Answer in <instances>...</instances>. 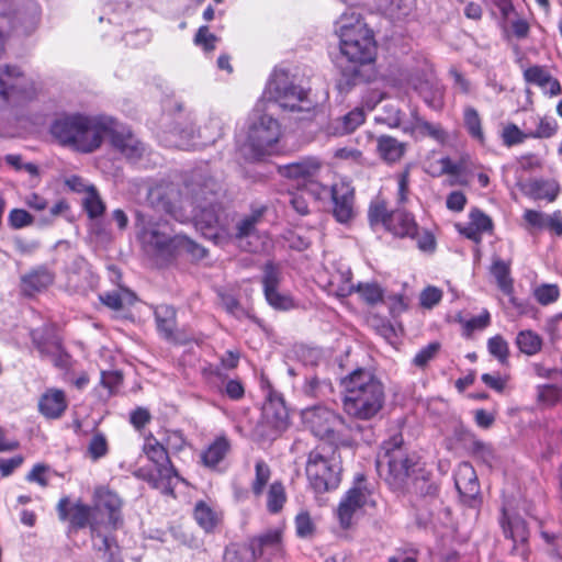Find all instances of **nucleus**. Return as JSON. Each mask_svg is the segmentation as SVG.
<instances>
[{"mask_svg":"<svg viewBox=\"0 0 562 562\" xmlns=\"http://www.w3.org/2000/svg\"><path fill=\"white\" fill-rule=\"evenodd\" d=\"M217 296L220 299V303L222 307L229 315L240 319L243 317L248 316L246 310L241 306L239 300L232 293H228L223 290L217 291Z\"/></svg>","mask_w":562,"mask_h":562,"instance_id":"nucleus-55","label":"nucleus"},{"mask_svg":"<svg viewBox=\"0 0 562 562\" xmlns=\"http://www.w3.org/2000/svg\"><path fill=\"white\" fill-rule=\"evenodd\" d=\"M8 222L11 228L21 229L32 225L34 217L24 209H13L9 213Z\"/></svg>","mask_w":562,"mask_h":562,"instance_id":"nucleus-64","label":"nucleus"},{"mask_svg":"<svg viewBox=\"0 0 562 562\" xmlns=\"http://www.w3.org/2000/svg\"><path fill=\"white\" fill-rule=\"evenodd\" d=\"M281 137V125L271 115L262 114L254 121L240 150L245 158L259 160L270 155Z\"/></svg>","mask_w":562,"mask_h":562,"instance_id":"nucleus-9","label":"nucleus"},{"mask_svg":"<svg viewBox=\"0 0 562 562\" xmlns=\"http://www.w3.org/2000/svg\"><path fill=\"white\" fill-rule=\"evenodd\" d=\"M181 195L179 184L171 181H160L149 189L147 199L154 209L177 217L181 209Z\"/></svg>","mask_w":562,"mask_h":562,"instance_id":"nucleus-18","label":"nucleus"},{"mask_svg":"<svg viewBox=\"0 0 562 562\" xmlns=\"http://www.w3.org/2000/svg\"><path fill=\"white\" fill-rule=\"evenodd\" d=\"M109 453V443L104 434L97 431L92 435L88 448L87 454L92 461H98L104 458Z\"/></svg>","mask_w":562,"mask_h":562,"instance_id":"nucleus-56","label":"nucleus"},{"mask_svg":"<svg viewBox=\"0 0 562 562\" xmlns=\"http://www.w3.org/2000/svg\"><path fill=\"white\" fill-rule=\"evenodd\" d=\"M458 232L475 244H481L483 234H492L494 224L486 213L479 207H472L469 212V222L465 225H457Z\"/></svg>","mask_w":562,"mask_h":562,"instance_id":"nucleus-24","label":"nucleus"},{"mask_svg":"<svg viewBox=\"0 0 562 562\" xmlns=\"http://www.w3.org/2000/svg\"><path fill=\"white\" fill-rule=\"evenodd\" d=\"M413 130L418 134V136L429 137L441 145L446 144L449 137L447 131L441 124H434L422 119L415 122Z\"/></svg>","mask_w":562,"mask_h":562,"instance_id":"nucleus-43","label":"nucleus"},{"mask_svg":"<svg viewBox=\"0 0 562 562\" xmlns=\"http://www.w3.org/2000/svg\"><path fill=\"white\" fill-rule=\"evenodd\" d=\"M123 374L121 371H102L100 384L109 391V395H115L123 384Z\"/></svg>","mask_w":562,"mask_h":562,"instance_id":"nucleus-61","label":"nucleus"},{"mask_svg":"<svg viewBox=\"0 0 562 562\" xmlns=\"http://www.w3.org/2000/svg\"><path fill=\"white\" fill-rule=\"evenodd\" d=\"M196 225L203 231L205 236L215 238L218 236L216 229L220 227V217L214 206L203 209L199 215H196Z\"/></svg>","mask_w":562,"mask_h":562,"instance_id":"nucleus-46","label":"nucleus"},{"mask_svg":"<svg viewBox=\"0 0 562 562\" xmlns=\"http://www.w3.org/2000/svg\"><path fill=\"white\" fill-rule=\"evenodd\" d=\"M524 130H521L515 123H506L503 125L501 132V139L504 146L510 148L513 146L522 144L526 139H530L529 130L526 127V123H524Z\"/></svg>","mask_w":562,"mask_h":562,"instance_id":"nucleus-45","label":"nucleus"},{"mask_svg":"<svg viewBox=\"0 0 562 562\" xmlns=\"http://www.w3.org/2000/svg\"><path fill=\"white\" fill-rule=\"evenodd\" d=\"M442 291L434 285L426 286L419 295V304L426 310H431L442 300Z\"/></svg>","mask_w":562,"mask_h":562,"instance_id":"nucleus-62","label":"nucleus"},{"mask_svg":"<svg viewBox=\"0 0 562 562\" xmlns=\"http://www.w3.org/2000/svg\"><path fill=\"white\" fill-rule=\"evenodd\" d=\"M463 124L469 136L480 145L486 144V136L483 128V121L479 111L468 105L463 110Z\"/></svg>","mask_w":562,"mask_h":562,"instance_id":"nucleus-35","label":"nucleus"},{"mask_svg":"<svg viewBox=\"0 0 562 562\" xmlns=\"http://www.w3.org/2000/svg\"><path fill=\"white\" fill-rule=\"evenodd\" d=\"M562 400V387L557 384L537 386V402L547 407L555 406Z\"/></svg>","mask_w":562,"mask_h":562,"instance_id":"nucleus-51","label":"nucleus"},{"mask_svg":"<svg viewBox=\"0 0 562 562\" xmlns=\"http://www.w3.org/2000/svg\"><path fill=\"white\" fill-rule=\"evenodd\" d=\"M338 448L317 445L307 453L305 475L315 494L335 491L340 485L344 468Z\"/></svg>","mask_w":562,"mask_h":562,"instance_id":"nucleus-6","label":"nucleus"},{"mask_svg":"<svg viewBox=\"0 0 562 562\" xmlns=\"http://www.w3.org/2000/svg\"><path fill=\"white\" fill-rule=\"evenodd\" d=\"M383 465H386L384 481L389 487L394 492H405L416 462L404 448L402 434H395L383 442L376 460L379 471H382Z\"/></svg>","mask_w":562,"mask_h":562,"instance_id":"nucleus-7","label":"nucleus"},{"mask_svg":"<svg viewBox=\"0 0 562 562\" xmlns=\"http://www.w3.org/2000/svg\"><path fill=\"white\" fill-rule=\"evenodd\" d=\"M366 121V113L360 108H355L353 110L349 111L347 114H345L340 122V131L344 134H350L355 132L361 124H363Z\"/></svg>","mask_w":562,"mask_h":562,"instance_id":"nucleus-59","label":"nucleus"},{"mask_svg":"<svg viewBox=\"0 0 562 562\" xmlns=\"http://www.w3.org/2000/svg\"><path fill=\"white\" fill-rule=\"evenodd\" d=\"M37 406L46 419H59L68 408V398L64 390L48 387L40 396Z\"/></svg>","mask_w":562,"mask_h":562,"instance_id":"nucleus-27","label":"nucleus"},{"mask_svg":"<svg viewBox=\"0 0 562 562\" xmlns=\"http://www.w3.org/2000/svg\"><path fill=\"white\" fill-rule=\"evenodd\" d=\"M93 510L92 506L82 501L71 504L68 496L60 497L56 505L59 520L68 522V532H77L89 527L93 535L98 530V524L93 520Z\"/></svg>","mask_w":562,"mask_h":562,"instance_id":"nucleus-16","label":"nucleus"},{"mask_svg":"<svg viewBox=\"0 0 562 562\" xmlns=\"http://www.w3.org/2000/svg\"><path fill=\"white\" fill-rule=\"evenodd\" d=\"M454 485L468 504H471L480 494V483L476 472L470 462H461L454 474Z\"/></svg>","mask_w":562,"mask_h":562,"instance_id":"nucleus-28","label":"nucleus"},{"mask_svg":"<svg viewBox=\"0 0 562 562\" xmlns=\"http://www.w3.org/2000/svg\"><path fill=\"white\" fill-rule=\"evenodd\" d=\"M33 88L20 67L5 65L0 68V109L25 100Z\"/></svg>","mask_w":562,"mask_h":562,"instance_id":"nucleus-15","label":"nucleus"},{"mask_svg":"<svg viewBox=\"0 0 562 562\" xmlns=\"http://www.w3.org/2000/svg\"><path fill=\"white\" fill-rule=\"evenodd\" d=\"M143 452L153 464L139 467L133 471L134 477L146 482L151 488L160 490L166 496H176L173 480L186 483L178 469L170 459L167 447L153 434L145 438Z\"/></svg>","mask_w":562,"mask_h":562,"instance_id":"nucleus-5","label":"nucleus"},{"mask_svg":"<svg viewBox=\"0 0 562 562\" xmlns=\"http://www.w3.org/2000/svg\"><path fill=\"white\" fill-rule=\"evenodd\" d=\"M339 49L348 65L341 67L346 85L356 86L375 78L376 41L364 19L353 11H346L338 21Z\"/></svg>","mask_w":562,"mask_h":562,"instance_id":"nucleus-1","label":"nucleus"},{"mask_svg":"<svg viewBox=\"0 0 562 562\" xmlns=\"http://www.w3.org/2000/svg\"><path fill=\"white\" fill-rule=\"evenodd\" d=\"M491 273L496 280L498 289L507 296L514 294V279L510 276V262L501 258L494 259Z\"/></svg>","mask_w":562,"mask_h":562,"instance_id":"nucleus-37","label":"nucleus"},{"mask_svg":"<svg viewBox=\"0 0 562 562\" xmlns=\"http://www.w3.org/2000/svg\"><path fill=\"white\" fill-rule=\"evenodd\" d=\"M295 531L299 538H310L315 532V524L308 512H301L294 519Z\"/></svg>","mask_w":562,"mask_h":562,"instance_id":"nucleus-60","label":"nucleus"},{"mask_svg":"<svg viewBox=\"0 0 562 562\" xmlns=\"http://www.w3.org/2000/svg\"><path fill=\"white\" fill-rule=\"evenodd\" d=\"M217 41L218 37L210 32L207 25H201L193 37L194 45L201 47L205 53L214 52Z\"/></svg>","mask_w":562,"mask_h":562,"instance_id":"nucleus-58","label":"nucleus"},{"mask_svg":"<svg viewBox=\"0 0 562 562\" xmlns=\"http://www.w3.org/2000/svg\"><path fill=\"white\" fill-rule=\"evenodd\" d=\"M105 115L64 113L49 126L54 140L80 154H91L102 146L101 131Z\"/></svg>","mask_w":562,"mask_h":562,"instance_id":"nucleus-4","label":"nucleus"},{"mask_svg":"<svg viewBox=\"0 0 562 562\" xmlns=\"http://www.w3.org/2000/svg\"><path fill=\"white\" fill-rule=\"evenodd\" d=\"M179 252H184L194 260H201L207 256V250L203 246L187 236L176 235L175 255Z\"/></svg>","mask_w":562,"mask_h":562,"instance_id":"nucleus-50","label":"nucleus"},{"mask_svg":"<svg viewBox=\"0 0 562 562\" xmlns=\"http://www.w3.org/2000/svg\"><path fill=\"white\" fill-rule=\"evenodd\" d=\"M406 149V143L400 142L391 135H381L376 138L379 157L387 165L398 162L404 157Z\"/></svg>","mask_w":562,"mask_h":562,"instance_id":"nucleus-33","label":"nucleus"},{"mask_svg":"<svg viewBox=\"0 0 562 562\" xmlns=\"http://www.w3.org/2000/svg\"><path fill=\"white\" fill-rule=\"evenodd\" d=\"M525 193L533 200L553 202L560 193L559 183L554 180L532 179L525 184Z\"/></svg>","mask_w":562,"mask_h":562,"instance_id":"nucleus-34","label":"nucleus"},{"mask_svg":"<svg viewBox=\"0 0 562 562\" xmlns=\"http://www.w3.org/2000/svg\"><path fill=\"white\" fill-rule=\"evenodd\" d=\"M102 142L109 137L113 148L127 159H139L145 153V145L132 132L131 127L113 116L105 115L101 131Z\"/></svg>","mask_w":562,"mask_h":562,"instance_id":"nucleus-13","label":"nucleus"},{"mask_svg":"<svg viewBox=\"0 0 562 562\" xmlns=\"http://www.w3.org/2000/svg\"><path fill=\"white\" fill-rule=\"evenodd\" d=\"M457 322L462 327V336L469 339L475 330H483L491 325V314L487 310H483L480 315L470 319H464L461 315H458Z\"/></svg>","mask_w":562,"mask_h":562,"instance_id":"nucleus-44","label":"nucleus"},{"mask_svg":"<svg viewBox=\"0 0 562 562\" xmlns=\"http://www.w3.org/2000/svg\"><path fill=\"white\" fill-rule=\"evenodd\" d=\"M247 548L255 560L263 558L266 554L269 555V559L279 555L282 553V531L271 529L252 537Z\"/></svg>","mask_w":562,"mask_h":562,"instance_id":"nucleus-25","label":"nucleus"},{"mask_svg":"<svg viewBox=\"0 0 562 562\" xmlns=\"http://www.w3.org/2000/svg\"><path fill=\"white\" fill-rule=\"evenodd\" d=\"M232 451V440L227 435L216 436L200 453V463L211 471H220L221 464Z\"/></svg>","mask_w":562,"mask_h":562,"instance_id":"nucleus-23","label":"nucleus"},{"mask_svg":"<svg viewBox=\"0 0 562 562\" xmlns=\"http://www.w3.org/2000/svg\"><path fill=\"white\" fill-rule=\"evenodd\" d=\"M440 350L441 344L439 341H431L417 351L412 359V364L420 370H425L437 358Z\"/></svg>","mask_w":562,"mask_h":562,"instance_id":"nucleus-52","label":"nucleus"},{"mask_svg":"<svg viewBox=\"0 0 562 562\" xmlns=\"http://www.w3.org/2000/svg\"><path fill=\"white\" fill-rule=\"evenodd\" d=\"M394 178L397 184L396 205L406 206L411 194V164L406 165L400 172H396Z\"/></svg>","mask_w":562,"mask_h":562,"instance_id":"nucleus-49","label":"nucleus"},{"mask_svg":"<svg viewBox=\"0 0 562 562\" xmlns=\"http://www.w3.org/2000/svg\"><path fill=\"white\" fill-rule=\"evenodd\" d=\"M168 222L137 212L135 226L139 241L159 256H175L176 236H169L164 228Z\"/></svg>","mask_w":562,"mask_h":562,"instance_id":"nucleus-11","label":"nucleus"},{"mask_svg":"<svg viewBox=\"0 0 562 562\" xmlns=\"http://www.w3.org/2000/svg\"><path fill=\"white\" fill-rule=\"evenodd\" d=\"M324 167L323 160L315 156L303 157L296 161L279 165L278 173L286 179L304 184L312 178H317Z\"/></svg>","mask_w":562,"mask_h":562,"instance_id":"nucleus-19","label":"nucleus"},{"mask_svg":"<svg viewBox=\"0 0 562 562\" xmlns=\"http://www.w3.org/2000/svg\"><path fill=\"white\" fill-rule=\"evenodd\" d=\"M498 525L506 540L512 541L509 554L528 561L530 550V529L524 517L517 513L509 512L505 506L501 508Z\"/></svg>","mask_w":562,"mask_h":562,"instance_id":"nucleus-12","label":"nucleus"},{"mask_svg":"<svg viewBox=\"0 0 562 562\" xmlns=\"http://www.w3.org/2000/svg\"><path fill=\"white\" fill-rule=\"evenodd\" d=\"M288 501L285 486L281 480L273 481L267 491L266 507L268 513L276 515L282 512Z\"/></svg>","mask_w":562,"mask_h":562,"instance_id":"nucleus-41","label":"nucleus"},{"mask_svg":"<svg viewBox=\"0 0 562 562\" xmlns=\"http://www.w3.org/2000/svg\"><path fill=\"white\" fill-rule=\"evenodd\" d=\"M55 272L41 265L31 269L21 278V292L26 297L47 290L55 282Z\"/></svg>","mask_w":562,"mask_h":562,"instance_id":"nucleus-26","label":"nucleus"},{"mask_svg":"<svg viewBox=\"0 0 562 562\" xmlns=\"http://www.w3.org/2000/svg\"><path fill=\"white\" fill-rule=\"evenodd\" d=\"M530 120L536 125L535 130H529L530 139H550L559 132L560 125L552 116L532 115Z\"/></svg>","mask_w":562,"mask_h":562,"instance_id":"nucleus-38","label":"nucleus"},{"mask_svg":"<svg viewBox=\"0 0 562 562\" xmlns=\"http://www.w3.org/2000/svg\"><path fill=\"white\" fill-rule=\"evenodd\" d=\"M304 427L315 437L329 442L333 447H349L351 439L347 436L349 425L345 417L324 405L306 407L301 413Z\"/></svg>","mask_w":562,"mask_h":562,"instance_id":"nucleus-8","label":"nucleus"},{"mask_svg":"<svg viewBox=\"0 0 562 562\" xmlns=\"http://www.w3.org/2000/svg\"><path fill=\"white\" fill-rule=\"evenodd\" d=\"M265 212L266 207H259L252 210L249 215L241 218L236 226L235 237L243 239L250 236L256 231L257 224L261 222Z\"/></svg>","mask_w":562,"mask_h":562,"instance_id":"nucleus-48","label":"nucleus"},{"mask_svg":"<svg viewBox=\"0 0 562 562\" xmlns=\"http://www.w3.org/2000/svg\"><path fill=\"white\" fill-rule=\"evenodd\" d=\"M278 102L281 108L292 112H311L314 109L308 91L295 85L285 87L279 94Z\"/></svg>","mask_w":562,"mask_h":562,"instance_id":"nucleus-30","label":"nucleus"},{"mask_svg":"<svg viewBox=\"0 0 562 562\" xmlns=\"http://www.w3.org/2000/svg\"><path fill=\"white\" fill-rule=\"evenodd\" d=\"M503 37L507 41H510L512 38L521 41L529 36L530 34V24L524 16L515 14V19L501 21L499 22Z\"/></svg>","mask_w":562,"mask_h":562,"instance_id":"nucleus-40","label":"nucleus"},{"mask_svg":"<svg viewBox=\"0 0 562 562\" xmlns=\"http://www.w3.org/2000/svg\"><path fill=\"white\" fill-rule=\"evenodd\" d=\"M366 481L364 474H358L353 486L345 493L338 504L336 515L340 527L345 530L351 527L353 515L368 502L370 491L366 486Z\"/></svg>","mask_w":562,"mask_h":562,"instance_id":"nucleus-17","label":"nucleus"},{"mask_svg":"<svg viewBox=\"0 0 562 562\" xmlns=\"http://www.w3.org/2000/svg\"><path fill=\"white\" fill-rule=\"evenodd\" d=\"M92 499L93 509L104 512L112 527L115 528L119 522H122L123 501L115 491L108 485L95 486Z\"/></svg>","mask_w":562,"mask_h":562,"instance_id":"nucleus-20","label":"nucleus"},{"mask_svg":"<svg viewBox=\"0 0 562 562\" xmlns=\"http://www.w3.org/2000/svg\"><path fill=\"white\" fill-rule=\"evenodd\" d=\"M487 350L501 364H508L510 355L509 345L502 335H495L488 338Z\"/></svg>","mask_w":562,"mask_h":562,"instance_id":"nucleus-54","label":"nucleus"},{"mask_svg":"<svg viewBox=\"0 0 562 562\" xmlns=\"http://www.w3.org/2000/svg\"><path fill=\"white\" fill-rule=\"evenodd\" d=\"M515 345L521 353L532 357L542 350L543 339L536 331L524 329L517 333Z\"/></svg>","mask_w":562,"mask_h":562,"instance_id":"nucleus-39","label":"nucleus"},{"mask_svg":"<svg viewBox=\"0 0 562 562\" xmlns=\"http://www.w3.org/2000/svg\"><path fill=\"white\" fill-rule=\"evenodd\" d=\"M368 221L371 227L381 226L396 239L416 240V246L422 252L432 254L437 248L434 233L428 228H422L416 215L405 206L390 210L384 200L373 201L368 209Z\"/></svg>","mask_w":562,"mask_h":562,"instance_id":"nucleus-2","label":"nucleus"},{"mask_svg":"<svg viewBox=\"0 0 562 562\" xmlns=\"http://www.w3.org/2000/svg\"><path fill=\"white\" fill-rule=\"evenodd\" d=\"M82 206L88 217L91 220L98 218L104 214L105 204L93 184L89 187L88 193L83 198Z\"/></svg>","mask_w":562,"mask_h":562,"instance_id":"nucleus-47","label":"nucleus"},{"mask_svg":"<svg viewBox=\"0 0 562 562\" xmlns=\"http://www.w3.org/2000/svg\"><path fill=\"white\" fill-rule=\"evenodd\" d=\"M30 337L33 346L42 358H48L63 345L61 338L54 333L50 326L32 329Z\"/></svg>","mask_w":562,"mask_h":562,"instance_id":"nucleus-32","label":"nucleus"},{"mask_svg":"<svg viewBox=\"0 0 562 562\" xmlns=\"http://www.w3.org/2000/svg\"><path fill=\"white\" fill-rule=\"evenodd\" d=\"M468 453L473 458L480 459L484 462H490L494 459V450L492 446L479 439L477 437L468 449Z\"/></svg>","mask_w":562,"mask_h":562,"instance_id":"nucleus-63","label":"nucleus"},{"mask_svg":"<svg viewBox=\"0 0 562 562\" xmlns=\"http://www.w3.org/2000/svg\"><path fill=\"white\" fill-rule=\"evenodd\" d=\"M333 215L338 223L347 224L355 217V191L345 183H334L330 189Z\"/></svg>","mask_w":562,"mask_h":562,"instance_id":"nucleus-21","label":"nucleus"},{"mask_svg":"<svg viewBox=\"0 0 562 562\" xmlns=\"http://www.w3.org/2000/svg\"><path fill=\"white\" fill-rule=\"evenodd\" d=\"M262 292L267 303L277 311L288 312L297 307V303L290 293L279 290L282 276L277 263L269 260L262 268Z\"/></svg>","mask_w":562,"mask_h":562,"instance_id":"nucleus-14","label":"nucleus"},{"mask_svg":"<svg viewBox=\"0 0 562 562\" xmlns=\"http://www.w3.org/2000/svg\"><path fill=\"white\" fill-rule=\"evenodd\" d=\"M358 293L360 299L368 305H376L384 300V291L376 282H359L357 285L349 284L347 295Z\"/></svg>","mask_w":562,"mask_h":562,"instance_id":"nucleus-36","label":"nucleus"},{"mask_svg":"<svg viewBox=\"0 0 562 562\" xmlns=\"http://www.w3.org/2000/svg\"><path fill=\"white\" fill-rule=\"evenodd\" d=\"M271 475L270 465L262 459L257 460L255 463V477L250 483V491L255 498L262 496Z\"/></svg>","mask_w":562,"mask_h":562,"instance_id":"nucleus-42","label":"nucleus"},{"mask_svg":"<svg viewBox=\"0 0 562 562\" xmlns=\"http://www.w3.org/2000/svg\"><path fill=\"white\" fill-rule=\"evenodd\" d=\"M156 329L168 341L177 340V310L172 305L159 304L154 310Z\"/></svg>","mask_w":562,"mask_h":562,"instance_id":"nucleus-31","label":"nucleus"},{"mask_svg":"<svg viewBox=\"0 0 562 562\" xmlns=\"http://www.w3.org/2000/svg\"><path fill=\"white\" fill-rule=\"evenodd\" d=\"M532 294L540 305L546 306L558 301L560 297V290L557 284L543 283L536 286Z\"/></svg>","mask_w":562,"mask_h":562,"instance_id":"nucleus-57","label":"nucleus"},{"mask_svg":"<svg viewBox=\"0 0 562 562\" xmlns=\"http://www.w3.org/2000/svg\"><path fill=\"white\" fill-rule=\"evenodd\" d=\"M255 558L250 554L247 544L239 542H231L225 547L223 562H255Z\"/></svg>","mask_w":562,"mask_h":562,"instance_id":"nucleus-53","label":"nucleus"},{"mask_svg":"<svg viewBox=\"0 0 562 562\" xmlns=\"http://www.w3.org/2000/svg\"><path fill=\"white\" fill-rule=\"evenodd\" d=\"M524 79L527 83L539 87L550 98L562 94L561 82L544 66L533 65L526 68L524 70Z\"/></svg>","mask_w":562,"mask_h":562,"instance_id":"nucleus-29","label":"nucleus"},{"mask_svg":"<svg viewBox=\"0 0 562 562\" xmlns=\"http://www.w3.org/2000/svg\"><path fill=\"white\" fill-rule=\"evenodd\" d=\"M439 491V485L430 480L429 473L414 477L406 490L411 513L419 527H426L431 521Z\"/></svg>","mask_w":562,"mask_h":562,"instance_id":"nucleus-10","label":"nucleus"},{"mask_svg":"<svg viewBox=\"0 0 562 562\" xmlns=\"http://www.w3.org/2000/svg\"><path fill=\"white\" fill-rule=\"evenodd\" d=\"M344 412L358 420H370L379 414L385 402L384 385L369 370L356 369L344 378Z\"/></svg>","mask_w":562,"mask_h":562,"instance_id":"nucleus-3","label":"nucleus"},{"mask_svg":"<svg viewBox=\"0 0 562 562\" xmlns=\"http://www.w3.org/2000/svg\"><path fill=\"white\" fill-rule=\"evenodd\" d=\"M192 518L206 535L217 532L224 524L223 512L214 504L203 499L195 502Z\"/></svg>","mask_w":562,"mask_h":562,"instance_id":"nucleus-22","label":"nucleus"}]
</instances>
